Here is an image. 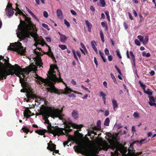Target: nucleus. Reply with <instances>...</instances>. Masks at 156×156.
<instances>
[{
  "label": "nucleus",
  "instance_id": "nucleus-1",
  "mask_svg": "<svg viewBox=\"0 0 156 156\" xmlns=\"http://www.w3.org/2000/svg\"><path fill=\"white\" fill-rule=\"evenodd\" d=\"M69 142L72 140L75 142L77 146L74 147V149L76 152L80 153H83L87 156H98L96 154L99 151L103 149L107 150L110 147L111 144L110 140H108L107 142L103 141L101 139L97 140L95 143V149L97 150L96 152L94 150H90L88 145L82 139L77 137L72 139L71 136L69 135Z\"/></svg>",
  "mask_w": 156,
  "mask_h": 156
},
{
  "label": "nucleus",
  "instance_id": "nucleus-2",
  "mask_svg": "<svg viewBox=\"0 0 156 156\" xmlns=\"http://www.w3.org/2000/svg\"><path fill=\"white\" fill-rule=\"evenodd\" d=\"M30 71L25 69H22L20 66L15 64L14 66L9 62V59H6L0 55V80L6 79L8 75L15 74L19 76L22 75L23 77L24 74L28 75Z\"/></svg>",
  "mask_w": 156,
  "mask_h": 156
},
{
  "label": "nucleus",
  "instance_id": "nucleus-3",
  "mask_svg": "<svg viewBox=\"0 0 156 156\" xmlns=\"http://www.w3.org/2000/svg\"><path fill=\"white\" fill-rule=\"evenodd\" d=\"M20 24L18 25L16 32L17 36L20 41L24 40L26 38H29L30 36L34 38L36 42L39 41L38 34L37 33L36 28L32 22L30 18L27 17H25V21L28 23L22 20L20 18Z\"/></svg>",
  "mask_w": 156,
  "mask_h": 156
},
{
  "label": "nucleus",
  "instance_id": "nucleus-4",
  "mask_svg": "<svg viewBox=\"0 0 156 156\" xmlns=\"http://www.w3.org/2000/svg\"><path fill=\"white\" fill-rule=\"evenodd\" d=\"M38 113L40 115H42L44 119H47L49 116L54 118L58 117L61 115L62 111L58 109L43 106Z\"/></svg>",
  "mask_w": 156,
  "mask_h": 156
},
{
  "label": "nucleus",
  "instance_id": "nucleus-5",
  "mask_svg": "<svg viewBox=\"0 0 156 156\" xmlns=\"http://www.w3.org/2000/svg\"><path fill=\"white\" fill-rule=\"evenodd\" d=\"M45 123L48 124L47 126L48 132L53 135L54 136H59L60 135H64L62 128H60L58 126H52L51 124L48 119H44Z\"/></svg>",
  "mask_w": 156,
  "mask_h": 156
},
{
  "label": "nucleus",
  "instance_id": "nucleus-6",
  "mask_svg": "<svg viewBox=\"0 0 156 156\" xmlns=\"http://www.w3.org/2000/svg\"><path fill=\"white\" fill-rule=\"evenodd\" d=\"M56 68H58L56 65H51L50 66V68L48 72V76L49 80L52 82L56 83V82H62L65 84V82L63 81L62 79L61 78L60 73L59 72V78H58L55 73V72L54 70V69Z\"/></svg>",
  "mask_w": 156,
  "mask_h": 156
},
{
  "label": "nucleus",
  "instance_id": "nucleus-7",
  "mask_svg": "<svg viewBox=\"0 0 156 156\" xmlns=\"http://www.w3.org/2000/svg\"><path fill=\"white\" fill-rule=\"evenodd\" d=\"M9 49L14 51L22 55H24L26 52V49H24L21 43L20 42L11 43L9 47Z\"/></svg>",
  "mask_w": 156,
  "mask_h": 156
},
{
  "label": "nucleus",
  "instance_id": "nucleus-8",
  "mask_svg": "<svg viewBox=\"0 0 156 156\" xmlns=\"http://www.w3.org/2000/svg\"><path fill=\"white\" fill-rule=\"evenodd\" d=\"M49 87H47V89L48 91L51 92H54L59 94H68V87L66 86V89L65 90H62L60 93L58 92V91L55 88V87L53 84L49 83L48 84Z\"/></svg>",
  "mask_w": 156,
  "mask_h": 156
},
{
  "label": "nucleus",
  "instance_id": "nucleus-9",
  "mask_svg": "<svg viewBox=\"0 0 156 156\" xmlns=\"http://www.w3.org/2000/svg\"><path fill=\"white\" fill-rule=\"evenodd\" d=\"M36 76L35 77V78L36 79V82L40 85H41V88H44V87L47 83V80L41 77L38 76L37 74H36Z\"/></svg>",
  "mask_w": 156,
  "mask_h": 156
},
{
  "label": "nucleus",
  "instance_id": "nucleus-10",
  "mask_svg": "<svg viewBox=\"0 0 156 156\" xmlns=\"http://www.w3.org/2000/svg\"><path fill=\"white\" fill-rule=\"evenodd\" d=\"M13 9L12 8V4H11L8 3L6 6L5 9L6 14L9 17L13 15L14 13Z\"/></svg>",
  "mask_w": 156,
  "mask_h": 156
},
{
  "label": "nucleus",
  "instance_id": "nucleus-11",
  "mask_svg": "<svg viewBox=\"0 0 156 156\" xmlns=\"http://www.w3.org/2000/svg\"><path fill=\"white\" fill-rule=\"evenodd\" d=\"M69 132L71 131L72 129H71L70 127H72L73 128L80 129L83 126V125H78L77 124L73 123L71 121L69 120Z\"/></svg>",
  "mask_w": 156,
  "mask_h": 156
},
{
  "label": "nucleus",
  "instance_id": "nucleus-12",
  "mask_svg": "<svg viewBox=\"0 0 156 156\" xmlns=\"http://www.w3.org/2000/svg\"><path fill=\"white\" fill-rule=\"evenodd\" d=\"M68 125L67 124L66 126V129L65 128H62L63 132L64 134L63 135H66V136L67 137V140L66 141L64 142L63 143V144L64 146L65 147L66 145H67L68 144Z\"/></svg>",
  "mask_w": 156,
  "mask_h": 156
},
{
  "label": "nucleus",
  "instance_id": "nucleus-13",
  "mask_svg": "<svg viewBox=\"0 0 156 156\" xmlns=\"http://www.w3.org/2000/svg\"><path fill=\"white\" fill-rule=\"evenodd\" d=\"M22 87L25 89L28 92L31 91V87L30 84L25 81L20 82Z\"/></svg>",
  "mask_w": 156,
  "mask_h": 156
},
{
  "label": "nucleus",
  "instance_id": "nucleus-14",
  "mask_svg": "<svg viewBox=\"0 0 156 156\" xmlns=\"http://www.w3.org/2000/svg\"><path fill=\"white\" fill-rule=\"evenodd\" d=\"M48 147L47 149L50 150L51 151H52L55 149L56 148V145L53 144L52 141L50 140L49 143L47 144Z\"/></svg>",
  "mask_w": 156,
  "mask_h": 156
},
{
  "label": "nucleus",
  "instance_id": "nucleus-15",
  "mask_svg": "<svg viewBox=\"0 0 156 156\" xmlns=\"http://www.w3.org/2000/svg\"><path fill=\"white\" fill-rule=\"evenodd\" d=\"M71 115L74 119H77L79 116L78 111L75 110H73L71 113Z\"/></svg>",
  "mask_w": 156,
  "mask_h": 156
},
{
  "label": "nucleus",
  "instance_id": "nucleus-16",
  "mask_svg": "<svg viewBox=\"0 0 156 156\" xmlns=\"http://www.w3.org/2000/svg\"><path fill=\"white\" fill-rule=\"evenodd\" d=\"M31 114V112L29 110V108H26L24 114V116L28 119L32 115H30Z\"/></svg>",
  "mask_w": 156,
  "mask_h": 156
},
{
  "label": "nucleus",
  "instance_id": "nucleus-17",
  "mask_svg": "<svg viewBox=\"0 0 156 156\" xmlns=\"http://www.w3.org/2000/svg\"><path fill=\"white\" fill-rule=\"evenodd\" d=\"M48 50L49 51L47 52H46L45 54L50 56L52 58V60L53 61H55V62H56V61L55 60V58L54 56L53 53L51 51V49L50 48H49Z\"/></svg>",
  "mask_w": 156,
  "mask_h": 156
},
{
  "label": "nucleus",
  "instance_id": "nucleus-18",
  "mask_svg": "<svg viewBox=\"0 0 156 156\" xmlns=\"http://www.w3.org/2000/svg\"><path fill=\"white\" fill-rule=\"evenodd\" d=\"M112 102L114 110L115 111L118 107V104L117 101L113 99L112 100Z\"/></svg>",
  "mask_w": 156,
  "mask_h": 156
},
{
  "label": "nucleus",
  "instance_id": "nucleus-19",
  "mask_svg": "<svg viewBox=\"0 0 156 156\" xmlns=\"http://www.w3.org/2000/svg\"><path fill=\"white\" fill-rule=\"evenodd\" d=\"M58 34L60 36V41L63 43L65 42L66 40H67V37L64 35L62 34L59 32H58Z\"/></svg>",
  "mask_w": 156,
  "mask_h": 156
},
{
  "label": "nucleus",
  "instance_id": "nucleus-20",
  "mask_svg": "<svg viewBox=\"0 0 156 156\" xmlns=\"http://www.w3.org/2000/svg\"><path fill=\"white\" fill-rule=\"evenodd\" d=\"M72 52H73V54L75 58L77 60H78V58H77L76 56V55H77V56H78V58H80L81 57V55L80 53L78 51H77L76 53L74 50H72Z\"/></svg>",
  "mask_w": 156,
  "mask_h": 156
},
{
  "label": "nucleus",
  "instance_id": "nucleus-21",
  "mask_svg": "<svg viewBox=\"0 0 156 156\" xmlns=\"http://www.w3.org/2000/svg\"><path fill=\"white\" fill-rule=\"evenodd\" d=\"M85 22L86 24L88 27V31L91 32V29L92 27V24L88 20H86Z\"/></svg>",
  "mask_w": 156,
  "mask_h": 156
},
{
  "label": "nucleus",
  "instance_id": "nucleus-22",
  "mask_svg": "<svg viewBox=\"0 0 156 156\" xmlns=\"http://www.w3.org/2000/svg\"><path fill=\"white\" fill-rule=\"evenodd\" d=\"M91 44L93 48L96 53H98V50L96 47V43L94 41H92L91 42Z\"/></svg>",
  "mask_w": 156,
  "mask_h": 156
},
{
  "label": "nucleus",
  "instance_id": "nucleus-23",
  "mask_svg": "<svg viewBox=\"0 0 156 156\" xmlns=\"http://www.w3.org/2000/svg\"><path fill=\"white\" fill-rule=\"evenodd\" d=\"M37 96L32 94H30L28 95L27 96V98H28V100H27L26 101L28 102L29 101V98H33V99H35Z\"/></svg>",
  "mask_w": 156,
  "mask_h": 156
},
{
  "label": "nucleus",
  "instance_id": "nucleus-24",
  "mask_svg": "<svg viewBox=\"0 0 156 156\" xmlns=\"http://www.w3.org/2000/svg\"><path fill=\"white\" fill-rule=\"evenodd\" d=\"M57 14L58 17L61 19L62 18V11L60 9H58L57 11Z\"/></svg>",
  "mask_w": 156,
  "mask_h": 156
},
{
  "label": "nucleus",
  "instance_id": "nucleus-25",
  "mask_svg": "<svg viewBox=\"0 0 156 156\" xmlns=\"http://www.w3.org/2000/svg\"><path fill=\"white\" fill-rule=\"evenodd\" d=\"M99 6L102 7H104L106 6L105 0H99Z\"/></svg>",
  "mask_w": 156,
  "mask_h": 156
},
{
  "label": "nucleus",
  "instance_id": "nucleus-26",
  "mask_svg": "<svg viewBox=\"0 0 156 156\" xmlns=\"http://www.w3.org/2000/svg\"><path fill=\"white\" fill-rule=\"evenodd\" d=\"M148 40L149 36L148 35H146L145 37L144 38L142 43L144 44H146L148 42Z\"/></svg>",
  "mask_w": 156,
  "mask_h": 156
},
{
  "label": "nucleus",
  "instance_id": "nucleus-27",
  "mask_svg": "<svg viewBox=\"0 0 156 156\" xmlns=\"http://www.w3.org/2000/svg\"><path fill=\"white\" fill-rule=\"evenodd\" d=\"M48 130L46 129H40V131L39 134L41 135H43V137H45V133L47 132Z\"/></svg>",
  "mask_w": 156,
  "mask_h": 156
},
{
  "label": "nucleus",
  "instance_id": "nucleus-28",
  "mask_svg": "<svg viewBox=\"0 0 156 156\" xmlns=\"http://www.w3.org/2000/svg\"><path fill=\"white\" fill-rule=\"evenodd\" d=\"M44 100L43 98H41L40 97H37L35 99V101L37 102V103H39V104L40 103H41V101H43Z\"/></svg>",
  "mask_w": 156,
  "mask_h": 156
},
{
  "label": "nucleus",
  "instance_id": "nucleus-29",
  "mask_svg": "<svg viewBox=\"0 0 156 156\" xmlns=\"http://www.w3.org/2000/svg\"><path fill=\"white\" fill-rule=\"evenodd\" d=\"M110 122L109 119L108 118H106L104 122V125L106 126H108L109 125Z\"/></svg>",
  "mask_w": 156,
  "mask_h": 156
},
{
  "label": "nucleus",
  "instance_id": "nucleus-30",
  "mask_svg": "<svg viewBox=\"0 0 156 156\" xmlns=\"http://www.w3.org/2000/svg\"><path fill=\"white\" fill-rule=\"evenodd\" d=\"M100 33L101 40L102 42H104L105 41V40L104 39V37L102 31L101 30H100Z\"/></svg>",
  "mask_w": 156,
  "mask_h": 156
},
{
  "label": "nucleus",
  "instance_id": "nucleus-31",
  "mask_svg": "<svg viewBox=\"0 0 156 156\" xmlns=\"http://www.w3.org/2000/svg\"><path fill=\"white\" fill-rule=\"evenodd\" d=\"M22 129L23 131L26 133H28L29 132L30 130L28 129L26 126H24L23 127Z\"/></svg>",
  "mask_w": 156,
  "mask_h": 156
},
{
  "label": "nucleus",
  "instance_id": "nucleus-32",
  "mask_svg": "<svg viewBox=\"0 0 156 156\" xmlns=\"http://www.w3.org/2000/svg\"><path fill=\"white\" fill-rule=\"evenodd\" d=\"M69 97H76V95L72 93L71 94L70 92L72 91V90L69 87Z\"/></svg>",
  "mask_w": 156,
  "mask_h": 156
},
{
  "label": "nucleus",
  "instance_id": "nucleus-33",
  "mask_svg": "<svg viewBox=\"0 0 156 156\" xmlns=\"http://www.w3.org/2000/svg\"><path fill=\"white\" fill-rule=\"evenodd\" d=\"M16 7L15 10L17 12L18 14H19L22 11L18 7L19 5L17 3L16 4Z\"/></svg>",
  "mask_w": 156,
  "mask_h": 156
},
{
  "label": "nucleus",
  "instance_id": "nucleus-34",
  "mask_svg": "<svg viewBox=\"0 0 156 156\" xmlns=\"http://www.w3.org/2000/svg\"><path fill=\"white\" fill-rule=\"evenodd\" d=\"M144 92L149 95H151L152 94V92L149 89H147V90H144Z\"/></svg>",
  "mask_w": 156,
  "mask_h": 156
},
{
  "label": "nucleus",
  "instance_id": "nucleus-35",
  "mask_svg": "<svg viewBox=\"0 0 156 156\" xmlns=\"http://www.w3.org/2000/svg\"><path fill=\"white\" fill-rule=\"evenodd\" d=\"M100 95L101 97H102V99L106 98V94L102 91H100Z\"/></svg>",
  "mask_w": 156,
  "mask_h": 156
},
{
  "label": "nucleus",
  "instance_id": "nucleus-36",
  "mask_svg": "<svg viewBox=\"0 0 156 156\" xmlns=\"http://www.w3.org/2000/svg\"><path fill=\"white\" fill-rule=\"evenodd\" d=\"M139 83L140 84V87L143 89H144L146 87V86L143 83L140 81H139Z\"/></svg>",
  "mask_w": 156,
  "mask_h": 156
},
{
  "label": "nucleus",
  "instance_id": "nucleus-37",
  "mask_svg": "<svg viewBox=\"0 0 156 156\" xmlns=\"http://www.w3.org/2000/svg\"><path fill=\"white\" fill-rule=\"evenodd\" d=\"M59 47L62 50H65L67 48V47L66 45L60 44L59 45Z\"/></svg>",
  "mask_w": 156,
  "mask_h": 156
},
{
  "label": "nucleus",
  "instance_id": "nucleus-38",
  "mask_svg": "<svg viewBox=\"0 0 156 156\" xmlns=\"http://www.w3.org/2000/svg\"><path fill=\"white\" fill-rule=\"evenodd\" d=\"M148 103L150 106H154L155 107H156V103H155L154 102H153V101H149Z\"/></svg>",
  "mask_w": 156,
  "mask_h": 156
},
{
  "label": "nucleus",
  "instance_id": "nucleus-39",
  "mask_svg": "<svg viewBox=\"0 0 156 156\" xmlns=\"http://www.w3.org/2000/svg\"><path fill=\"white\" fill-rule=\"evenodd\" d=\"M130 56H131V58L132 60L134 61L135 60V57L134 56V55L133 54V52L132 51H130Z\"/></svg>",
  "mask_w": 156,
  "mask_h": 156
},
{
  "label": "nucleus",
  "instance_id": "nucleus-40",
  "mask_svg": "<svg viewBox=\"0 0 156 156\" xmlns=\"http://www.w3.org/2000/svg\"><path fill=\"white\" fill-rule=\"evenodd\" d=\"M116 52L117 53V56L119 58H122V57L120 55V51L119 50L117 49L116 50Z\"/></svg>",
  "mask_w": 156,
  "mask_h": 156
},
{
  "label": "nucleus",
  "instance_id": "nucleus-41",
  "mask_svg": "<svg viewBox=\"0 0 156 156\" xmlns=\"http://www.w3.org/2000/svg\"><path fill=\"white\" fill-rule=\"evenodd\" d=\"M105 15L107 17L108 20L109 21H110V17L109 16V13L108 11H106L105 12Z\"/></svg>",
  "mask_w": 156,
  "mask_h": 156
},
{
  "label": "nucleus",
  "instance_id": "nucleus-42",
  "mask_svg": "<svg viewBox=\"0 0 156 156\" xmlns=\"http://www.w3.org/2000/svg\"><path fill=\"white\" fill-rule=\"evenodd\" d=\"M42 26L45 28L47 29L48 30H50V29L49 28L48 26L46 24L43 23L42 24Z\"/></svg>",
  "mask_w": 156,
  "mask_h": 156
},
{
  "label": "nucleus",
  "instance_id": "nucleus-43",
  "mask_svg": "<svg viewBox=\"0 0 156 156\" xmlns=\"http://www.w3.org/2000/svg\"><path fill=\"white\" fill-rule=\"evenodd\" d=\"M81 87L82 88V89H84V90L86 91H87L89 93L90 92V90L87 88L84 87V86L81 85Z\"/></svg>",
  "mask_w": 156,
  "mask_h": 156
},
{
  "label": "nucleus",
  "instance_id": "nucleus-44",
  "mask_svg": "<svg viewBox=\"0 0 156 156\" xmlns=\"http://www.w3.org/2000/svg\"><path fill=\"white\" fill-rule=\"evenodd\" d=\"M149 101H155V99L153 96H149Z\"/></svg>",
  "mask_w": 156,
  "mask_h": 156
},
{
  "label": "nucleus",
  "instance_id": "nucleus-45",
  "mask_svg": "<svg viewBox=\"0 0 156 156\" xmlns=\"http://www.w3.org/2000/svg\"><path fill=\"white\" fill-rule=\"evenodd\" d=\"M43 63L41 60H39L37 62V65L38 66H41L43 65Z\"/></svg>",
  "mask_w": 156,
  "mask_h": 156
},
{
  "label": "nucleus",
  "instance_id": "nucleus-46",
  "mask_svg": "<svg viewBox=\"0 0 156 156\" xmlns=\"http://www.w3.org/2000/svg\"><path fill=\"white\" fill-rule=\"evenodd\" d=\"M135 44L138 46L140 45V44L139 41L137 39H135L134 41Z\"/></svg>",
  "mask_w": 156,
  "mask_h": 156
},
{
  "label": "nucleus",
  "instance_id": "nucleus-47",
  "mask_svg": "<svg viewBox=\"0 0 156 156\" xmlns=\"http://www.w3.org/2000/svg\"><path fill=\"white\" fill-rule=\"evenodd\" d=\"M137 38L140 40V41L143 42V40L144 39V37L141 36L139 35L137 36Z\"/></svg>",
  "mask_w": 156,
  "mask_h": 156
},
{
  "label": "nucleus",
  "instance_id": "nucleus-48",
  "mask_svg": "<svg viewBox=\"0 0 156 156\" xmlns=\"http://www.w3.org/2000/svg\"><path fill=\"white\" fill-rule=\"evenodd\" d=\"M111 77L112 78V79L114 80V82L115 83H116V79L115 77V76H114L113 75L112 73H111L110 74Z\"/></svg>",
  "mask_w": 156,
  "mask_h": 156
},
{
  "label": "nucleus",
  "instance_id": "nucleus-49",
  "mask_svg": "<svg viewBox=\"0 0 156 156\" xmlns=\"http://www.w3.org/2000/svg\"><path fill=\"white\" fill-rule=\"evenodd\" d=\"M80 45L82 48L84 50V51H87V50L86 48V47H85L84 45L82 43H80Z\"/></svg>",
  "mask_w": 156,
  "mask_h": 156
},
{
  "label": "nucleus",
  "instance_id": "nucleus-50",
  "mask_svg": "<svg viewBox=\"0 0 156 156\" xmlns=\"http://www.w3.org/2000/svg\"><path fill=\"white\" fill-rule=\"evenodd\" d=\"M133 115L135 118H137L139 117V114L136 112H135Z\"/></svg>",
  "mask_w": 156,
  "mask_h": 156
},
{
  "label": "nucleus",
  "instance_id": "nucleus-51",
  "mask_svg": "<svg viewBox=\"0 0 156 156\" xmlns=\"http://www.w3.org/2000/svg\"><path fill=\"white\" fill-rule=\"evenodd\" d=\"M101 122L100 120H98L97 121V127L98 128H99L101 127Z\"/></svg>",
  "mask_w": 156,
  "mask_h": 156
},
{
  "label": "nucleus",
  "instance_id": "nucleus-52",
  "mask_svg": "<svg viewBox=\"0 0 156 156\" xmlns=\"http://www.w3.org/2000/svg\"><path fill=\"white\" fill-rule=\"evenodd\" d=\"M44 16L45 18H47L48 16V14L47 12L44 11L43 12Z\"/></svg>",
  "mask_w": 156,
  "mask_h": 156
},
{
  "label": "nucleus",
  "instance_id": "nucleus-53",
  "mask_svg": "<svg viewBox=\"0 0 156 156\" xmlns=\"http://www.w3.org/2000/svg\"><path fill=\"white\" fill-rule=\"evenodd\" d=\"M55 149H55L53 150V151H53L52 154L53 155H55L54 153H55V154H57V153H58V152H59L58 150H56Z\"/></svg>",
  "mask_w": 156,
  "mask_h": 156
},
{
  "label": "nucleus",
  "instance_id": "nucleus-54",
  "mask_svg": "<svg viewBox=\"0 0 156 156\" xmlns=\"http://www.w3.org/2000/svg\"><path fill=\"white\" fill-rule=\"evenodd\" d=\"M105 54L107 55H108L109 54V51L107 48L105 49Z\"/></svg>",
  "mask_w": 156,
  "mask_h": 156
},
{
  "label": "nucleus",
  "instance_id": "nucleus-55",
  "mask_svg": "<svg viewBox=\"0 0 156 156\" xmlns=\"http://www.w3.org/2000/svg\"><path fill=\"white\" fill-rule=\"evenodd\" d=\"M109 115V112L108 110H106L105 112V116H108Z\"/></svg>",
  "mask_w": 156,
  "mask_h": 156
},
{
  "label": "nucleus",
  "instance_id": "nucleus-56",
  "mask_svg": "<svg viewBox=\"0 0 156 156\" xmlns=\"http://www.w3.org/2000/svg\"><path fill=\"white\" fill-rule=\"evenodd\" d=\"M70 12L72 15H76V13L74 10H71Z\"/></svg>",
  "mask_w": 156,
  "mask_h": 156
},
{
  "label": "nucleus",
  "instance_id": "nucleus-57",
  "mask_svg": "<svg viewBox=\"0 0 156 156\" xmlns=\"http://www.w3.org/2000/svg\"><path fill=\"white\" fill-rule=\"evenodd\" d=\"M20 91L22 92H27V90L24 88H23Z\"/></svg>",
  "mask_w": 156,
  "mask_h": 156
},
{
  "label": "nucleus",
  "instance_id": "nucleus-58",
  "mask_svg": "<svg viewBox=\"0 0 156 156\" xmlns=\"http://www.w3.org/2000/svg\"><path fill=\"white\" fill-rule=\"evenodd\" d=\"M31 15V16L34 18L36 19L37 20H38V19L36 17V16L34 14V13L33 12Z\"/></svg>",
  "mask_w": 156,
  "mask_h": 156
},
{
  "label": "nucleus",
  "instance_id": "nucleus-59",
  "mask_svg": "<svg viewBox=\"0 0 156 156\" xmlns=\"http://www.w3.org/2000/svg\"><path fill=\"white\" fill-rule=\"evenodd\" d=\"M94 63L96 65V66L97 67V66L98 65V61L97 60L96 58L95 57H94Z\"/></svg>",
  "mask_w": 156,
  "mask_h": 156
},
{
  "label": "nucleus",
  "instance_id": "nucleus-60",
  "mask_svg": "<svg viewBox=\"0 0 156 156\" xmlns=\"http://www.w3.org/2000/svg\"><path fill=\"white\" fill-rule=\"evenodd\" d=\"M45 39L46 41L48 42H50L51 41V38L48 37H46Z\"/></svg>",
  "mask_w": 156,
  "mask_h": 156
},
{
  "label": "nucleus",
  "instance_id": "nucleus-61",
  "mask_svg": "<svg viewBox=\"0 0 156 156\" xmlns=\"http://www.w3.org/2000/svg\"><path fill=\"white\" fill-rule=\"evenodd\" d=\"M108 59L109 61H111L112 59V57L111 55H109L108 56Z\"/></svg>",
  "mask_w": 156,
  "mask_h": 156
},
{
  "label": "nucleus",
  "instance_id": "nucleus-62",
  "mask_svg": "<svg viewBox=\"0 0 156 156\" xmlns=\"http://www.w3.org/2000/svg\"><path fill=\"white\" fill-rule=\"evenodd\" d=\"M145 140V139H144L141 140L139 141V143L140 144H142L144 143L143 142H144Z\"/></svg>",
  "mask_w": 156,
  "mask_h": 156
},
{
  "label": "nucleus",
  "instance_id": "nucleus-63",
  "mask_svg": "<svg viewBox=\"0 0 156 156\" xmlns=\"http://www.w3.org/2000/svg\"><path fill=\"white\" fill-rule=\"evenodd\" d=\"M145 140V139H144L141 140L139 141V143L140 144H142L144 143L143 142H144Z\"/></svg>",
  "mask_w": 156,
  "mask_h": 156
},
{
  "label": "nucleus",
  "instance_id": "nucleus-64",
  "mask_svg": "<svg viewBox=\"0 0 156 156\" xmlns=\"http://www.w3.org/2000/svg\"><path fill=\"white\" fill-rule=\"evenodd\" d=\"M101 25L103 27H105L106 26V23L104 22H102L101 23Z\"/></svg>",
  "mask_w": 156,
  "mask_h": 156
}]
</instances>
